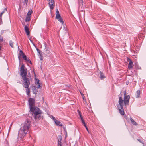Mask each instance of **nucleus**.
<instances>
[{"instance_id": "f257e3e1", "label": "nucleus", "mask_w": 146, "mask_h": 146, "mask_svg": "<svg viewBox=\"0 0 146 146\" xmlns=\"http://www.w3.org/2000/svg\"><path fill=\"white\" fill-rule=\"evenodd\" d=\"M27 70L25 68L24 64L21 66L20 70V74L22 76V78L24 82L23 85L25 88H27L26 92L29 96H30V89L29 88L30 85V81H32V78L30 76L27 75Z\"/></svg>"}, {"instance_id": "f03ea898", "label": "nucleus", "mask_w": 146, "mask_h": 146, "mask_svg": "<svg viewBox=\"0 0 146 146\" xmlns=\"http://www.w3.org/2000/svg\"><path fill=\"white\" fill-rule=\"evenodd\" d=\"M123 94H124V100H123L122 98L123 92H121L120 95L119 96V104L117 105V107L119 112L120 114L122 115H123L125 114V112L123 109L124 103L125 106L128 105L130 99V96L129 95H126V92L125 90L123 92Z\"/></svg>"}, {"instance_id": "7ed1b4c3", "label": "nucleus", "mask_w": 146, "mask_h": 146, "mask_svg": "<svg viewBox=\"0 0 146 146\" xmlns=\"http://www.w3.org/2000/svg\"><path fill=\"white\" fill-rule=\"evenodd\" d=\"M31 126V121L28 120L25 121L22 129L19 132V136L21 139H23L27 134Z\"/></svg>"}, {"instance_id": "20e7f679", "label": "nucleus", "mask_w": 146, "mask_h": 146, "mask_svg": "<svg viewBox=\"0 0 146 146\" xmlns=\"http://www.w3.org/2000/svg\"><path fill=\"white\" fill-rule=\"evenodd\" d=\"M29 105L31 111H33L36 109H38L37 107L35 106V100L33 98H30L28 100Z\"/></svg>"}, {"instance_id": "39448f33", "label": "nucleus", "mask_w": 146, "mask_h": 146, "mask_svg": "<svg viewBox=\"0 0 146 146\" xmlns=\"http://www.w3.org/2000/svg\"><path fill=\"white\" fill-rule=\"evenodd\" d=\"M31 111L34 114V117L35 120L40 119L41 118L42 111L38 108V109H36V110H34V111Z\"/></svg>"}, {"instance_id": "423d86ee", "label": "nucleus", "mask_w": 146, "mask_h": 146, "mask_svg": "<svg viewBox=\"0 0 146 146\" xmlns=\"http://www.w3.org/2000/svg\"><path fill=\"white\" fill-rule=\"evenodd\" d=\"M56 18L57 19L58 21L62 24H63L64 23V22L62 19L61 17L59 11L57 9L56 10Z\"/></svg>"}, {"instance_id": "0eeeda50", "label": "nucleus", "mask_w": 146, "mask_h": 146, "mask_svg": "<svg viewBox=\"0 0 146 146\" xmlns=\"http://www.w3.org/2000/svg\"><path fill=\"white\" fill-rule=\"evenodd\" d=\"M48 4L50 9L51 11L54 9V7L55 6V2L54 0H49Z\"/></svg>"}, {"instance_id": "6e6552de", "label": "nucleus", "mask_w": 146, "mask_h": 146, "mask_svg": "<svg viewBox=\"0 0 146 146\" xmlns=\"http://www.w3.org/2000/svg\"><path fill=\"white\" fill-rule=\"evenodd\" d=\"M127 61H129V63L128 65V68L129 69H130L133 68L134 65L132 60L129 58H127Z\"/></svg>"}, {"instance_id": "1a4fd4ad", "label": "nucleus", "mask_w": 146, "mask_h": 146, "mask_svg": "<svg viewBox=\"0 0 146 146\" xmlns=\"http://www.w3.org/2000/svg\"><path fill=\"white\" fill-rule=\"evenodd\" d=\"M24 29L25 31L26 32L27 35L28 36H30V32L29 31V28L28 27L27 25H25Z\"/></svg>"}, {"instance_id": "9d476101", "label": "nucleus", "mask_w": 146, "mask_h": 146, "mask_svg": "<svg viewBox=\"0 0 146 146\" xmlns=\"http://www.w3.org/2000/svg\"><path fill=\"white\" fill-rule=\"evenodd\" d=\"M45 48L44 49L45 52V53L46 54V55H48L49 54L50 52V50H49V48L47 46H46V44H45Z\"/></svg>"}, {"instance_id": "9b49d317", "label": "nucleus", "mask_w": 146, "mask_h": 146, "mask_svg": "<svg viewBox=\"0 0 146 146\" xmlns=\"http://www.w3.org/2000/svg\"><path fill=\"white\" fill-rule=\"evenodd\" d=\"M22 58L25 60L26 62H28L30 64H32V63L29 58H27L25 55L23 56Z\"/></svg>"}, {"instance_id": "f8f14e48", "label": "nucleus", "mask_w": 146, "mask_h": 146, "mask_svg": "<svg viewBox=\"0 0 146 146\" xmlns=\"http://www.w3.org/2000/svg\"><path fill=\"white\" fill-rule=\"evenodd\" d=\"M140 90H137L135 92V96L136 98H139L140 97Z\"/></svg>"}, {"instance_id": "ddd939ff", "label": "nucleus", "mask_w": 146, "mask_h": 146, "mask_svg": "<svg viewBox=\"0 0 146 146\" xmlns=\"http://www.w3.org/2000/svg\"><path fill=\"white\" fill-rule=\"evenodd\" d=\"M54 118L55 123L57 125L60 126H62V123L60 121L57 120L55 118Z\"/></svg>"}, {"instance_id": "4468645a", "label": "nucleus", "mask_w": 146, "mask_h": 146, "mask_svg": "<svg viewBox=\"0 0 146 146\" xmlns=\"http://www.w3.org/2000/svg\"><path fill=\"white\" fill-rule=\"evenodd\" d=\"M32 90L33 91V92L34 94H37V90L35 86H32Z\"/></svg>"}, {"instance_id": "2eb2a0df", "label": "nucleus", "mask_w": 146, "mask_h": 146, "mask_svg": "<svg viewBox=\"0 0 146 146\" xmlns=\"http://www.w3.org/2000/svg\"><path fill=\"white\" fill-rule=\"evenodd\" d=\"M130 119L133 125L137 126L138 124L131 117L130 118Z\"/></svg>"}, {"instance_id": "dca6fc26", "label": "nucleus", "mask_w": 146, "mask_h": 146, "mask_svg": "<svg viewBox=\"0 0 146 146\" xmlns=\"http://www.w3.org/2000/svg\"><path fill=\"white\" fill-rule=\"evenodd\" d=\"M6 11H7V9L6 8H5L4 9L2 12L0 14V19L1 21H2V15Z\"/></svg>"}, {"instance_id": "f3484780", "label": "nucleus", "mask_w": 146, "mask_h": 146, "mask_svg": "<svg viewBox=\"0 0 146 146\" xmlns=\"http://www.w3.org/2000/svg\"><path fill=\"white\" fill-rule=\"evenodd\" d=\"M31 19V17L30 16L27 15L25 19L26 22H29L30 21Z\"/></svg>"}, {"instance_id": "a211bd4d", "label": "nucleus", "mask_w": 146, "mask_h": 146, "mask_svg": "<svg viewBox=\"0 0 146 146\" xmlns=\"http://www.w3.org/2000/svg\"><path fill=\"white\" fill-rule=\"evenodd\" d=\"M78 112L79 115L80 117V118L81 121H82V120H83L84 119H83V117L81 115V112L78 110H77Z\"/></svg>"}, {"instance_id": "6ab92c4d", "label": "nucleus", "mask_w": 146, "mask_h": 146, "mask_svg": "<svg viewBox=\"0 0 146 146\" xmlns=\"http://www.w3.org/2000/svg\"><path fill=\"white\" fill-rule=\"evenodd\" d=\"M100 78L101 79H103L105 77V76H104V75L103 74V73L102 72H100Z\"/></svg>"}, {"instance_id": "aec40b11", "label": "nucleus", "mask_w": 146, "mask_h": 146, "mask_svg": "<svg viewBox=\"0 0 146 146\" xmlns=\"http://www.w3.org/2000/svg\"><path fill=\"white\" fill-rule=\"evenodd\" d=\"M32 12L33 11L32 10H29L27 13V15L28 16H30L32 13Z\"/></svg>"}, {"instance_id": "412c9836", "label": "nucleus", "mask_w": 146, "mask_h": 146, "mask_svg": "<svg viewBox=\"0 0 146 146\" xmlns=\"http://www.w3.org/2000/svg\"><path fill=\"white\" fill-rule=\"evenodd\" d=\"M9 44L11 47H13V42H12V41H10Z\"/></svg>"}, {"instance_id": "4be33fe9", "label": "nucleus", "mask_w": 146, "mask_h": 146, "mask_svg": "<svg viewBox=\"0 0 146 146\" xmlns=\"http://www.w3.org/2000/svg\"><path fill=\"white\" fill-rule=\"evenodd\" d=\"M19 54L20 56H22V57L23 56H24V55H25L24 53H23L22 50L20 51Z\"/></svg>"}, {"instance_id": "5701e85b", "label": "nucleus", "mask_w": 146, "mask_h": 146, "mask_svg": "<svg viewBox=\"0 0 146 146\" xmlns=\"http://www.w3.org/2000/svg\"><path fill=\"white\" fill-rule=\"evenodd\" d=\"M80 93L81 94L84 100H85V96H84V94H83L81 93V92H80Z\"/></svg>"}, {"instance_id": "b1692460", "label": "nucleus", "mask_w": 146, "mask_h": 146, "mask_svg": "<svg viewBox=\"0 0 146 146\" xmlns=\"http://www.w3.org/2000/svg\"><path fill=\"white\" fill-rule=\"evenodd\" d=\"M62 139V137L61 136H59L58 139V141H61Z\"/></svg>"}, {"instance_id": "393cba45", "label": "nucleus", "mask_w": 146, "mask_h": 146, "mask_svg": "<svg viewBox=\"0 0 146 146\" xmlns=\"http://www.w3.org/2000/svg\"><path fill=\"white\" fill-rule=\"evenodd\" d=\"M78 3L79 4H80V3L81 4H82V3H83V0H78Z\"/></svg>"}, {"instance_id": "a878e982", "label": "nucleus", "mask_w": 146, "mask_h": 146, "mask_svg": "<svg viewBox=\"0 0 146 146\" xmlns=\"http://www.w3.org/2000/svg\"><path fill=\"white\" fill-rule=\"evenodd\" d=\"M38 53L41 56V57H42V54L41 53V51H40V52H38Z\"/></svg>"}, {"instance_id": "bb28decb", "label": "nucleus", "mask_w": 146, "mask_h": 146, "mask_svg": "<svg viewBox=\"0 0 146 146\" xmlns=\"http://www.w3.org/2000/svg\"><path fill=\"white\" fill-rule=\"evenodd\" d=\"M82 121V123L84 125V124H86L85 122V121H84V120H82V121Z\"/></svg>"}, {"instance_id": "cd10ccee", "label": "nucleus", "mask_w": 146, "mask_h": 146, "mask_svg": "<svg viewBox=\"0 0 146 146\" xmlns=\"http://www.w3.org/2000/svg\"><path fill=\"white\" fill-rule=\"evenodd\" d=\"M38 84V86L37 87V88H39L40 87V83H39Z\"/></svg>"}, {"instance_id": "c85d7f7f", "label": "nucleus", "mask_w": 146, "mask_h": 146, "mask_svg": "<svg viewBox=\"0 0 146 146\" xmlns=\"http://www.w3.org/2000/svg\"><path fill=\"white\" fill-rule=\"evenodd\" d=\"M36 82H37V84H39V79H36Z\"/></svg>"}, {"instance_id": "c756f323", "label": "nucleus", "mask_w": 146, "mask_h": 146, "mask_svg": "<svg viewBox=\"0 0 146 146\" xmlns=\"http://www.w3.org/2000/svg\"><path fill=\"white\" fill-rule=\"evenodd\" d=\"M58 145H62L61 141H58Z\"/></svg>"}, {"instance_id": "7c9ffc66", "label": "nucleus", "mask_w": 146, "mask_h": 146, "mask_svg": "<svg viewBox=\"0 0 146 146\" xmlns=\"http://www.w3.org/2000/svg\"><path fill=\"white\" fill-rule=\"evenodd\" d=\"M84 125L85 126L86 129H87V128H88V127H87V126L86 125V124H85Z\"/></svg>"}, {"instance_id": "2f4dec72", "label": "nucleus", "mask_w": 146, "mask_h": 146, "mask_svg": "<svg viewBox=\"0 0 146 146\" xmlns=\"http://www.w3.org/2000/svg\"><path fill=\"white\" fill-rule=\"evenodd\" d=\"M84 125L85 126L86 129H87V128H88V127H87V126L86 125V124H85Z\"/></svg>"}, {"instance_id": "473e14b6", "label": "nucleus", "mask_w": 146, "mask_h": 146, "mask_svg": "<svg viewBox=\"0 0 146 146\" xmlns=\"http://www.w3.org/2000/svg\"><path fill=\"white\" fill-rule=\"evenodd\" d=\"M36 50H37L38 52H40V50L38 48H36Z\"/></svg>"}, {"instance_id": "72a5a7b5", "label": "nucleus", "mask_w": 146, "mask_h": 146, "mask_svg": "<svg viewBox=\"0 0 146 146\" xmlns=\"http://www.w3.org/2000/svg\"><path fill=\"white\" fill-rule=\"evenodd\" d=\"M12 124H13V123H12L11 124V125H10V127H9V128H10H10H11V126H12Z\"/></svg>"}, {"instance_id": "f704fd0d", "label": "nucleus", "mask_w": 146, "mask_h": 146, "mask_svg": "<svg viewBox=\"0 0 146 146\" xmlns=\"http://www.w3.org/2000/svg\"><path fill=\"white\" fill-rule=\"evenodd\" d=\"M25 2H26V3H27L28 2V0H24Z\"/></svg>"}, {"instance_id": "c9c22d12", "label": "nucleus", "mask_w": 146, "mask_h": 146, "mask_svg": "<svg viewBox=\"0 0 146 146\" xmlns=\"http://www.w3.org/2000/svg\"><path fill=\"white\" fill-rule=\"evenodd\" d=\"M86 130H87V131L89 133V130H88V128H87V129H86Z\"/></svg>"}, {"instance_id": "e433bc0d", "label": "nucleus", "mask_w": 146, "mask_h": 146, "mask_svg": "<svg viewBox=\"0 0 146 146\" xmlns=\"http://www.w3.org/2000/svg\"><path fill=\"white\" fill-rule=\"evenodd\" d=\"M57 146H62V145H57Z\"/></svg>"}, {"instance_id": "4c0bfd02", "label": "nucleus", "mask_w": 146, "mask_h": 146, "mask_svg": "<svg viewBox=\"0 0 146 146\" xmlns=\"http://www.w3.org/2000/svg\"><path fill=\"white\" fill-rule=\"evenodd\" d=\"M54 118H55L54 117H53V120L54 121Z\"/></svg>"}]
</instances>
